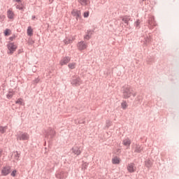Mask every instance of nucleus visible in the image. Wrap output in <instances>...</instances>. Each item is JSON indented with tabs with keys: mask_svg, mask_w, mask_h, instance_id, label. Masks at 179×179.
I'll return each instance as SVG.
<instances>
[{
	"mask_svg": "<svg viewBox=\"0 0 179 179\" xmlns=\"http://www.w3.org/2000/svg\"><path fill=\"white\" fill-rule=\"evenodd\" d=\"M123 99H129L132 96L134 87L129 85H124L121 90Z\"/></svg>",
	"mask_w": 179,
	"mask_h": 179,
	"instance_id": "f257e3e1",
	"label": "nucleus"
},
{
	"mask_svg": "<svg viewBox=\"0 0 179 179\" xmlns=\"http://www.w3.org/2000/svg\"><path fill=\"white\" fill-rule=\"evenodd\" d=\"M57 135V132L54 129L49 127L47 130L45 131V137L49 141H52L55 136Z\"/></svg>",
	"mask_w": 179,
	"mask_h": 179,
	"instance_id": "f03ea898",
	"label": "nucleus"
},
{
	"mask_svg": "<svg viewBox=\"0 0 179 179\" xmlns=\"http://www.w3.org/2000/svg\"><path fill=\"white\" fill-rule=\"evenodd\" d=\"M7 54H8V55H13L15 52L17 50V44L14 42H8L7 44Z\"/></svg>",
	"mask_w": 179,
	"mask_h": 179,
	"instance_id": "7ed1b4c3",
	"label": "nucleus"
},
{
	"mask_svg": "<svg viewBox=\"0 0 179 179\" xmlns=\"http://www.w3.org/2000/svg\"><path fill=\"white\" fill-rule=\"evenodd\" d=\"M17 141H29L30 138V136L27 133H23L22 131H19V133L16 135Z\"/></svg>",
	"mask_w": 179,
	"mask_h": 179,
	"instance_id": "20e7f679",
	"label": "nucleus"
},
{
	"mask_svg": "<svg viewBox=\"0 0 179 179\" xmlns=\"http://www.w3.org/2000/svg\"><path fill=\"white\" fill-rule=\"evenodd\" d=\"M83 150H82L81 147L75 145L73 146L71 149V153L73 154V155L76 157H78V156H80V155H82V152Z\"/></svg>",
	"mask_w": 179,
	"mask_h": 179,
	"instance_id": "39448f33",
	"label": "nucleus"
},
{
	"mask_svg": "<svg viewBox=\"0 0 179 179\" xmlns=\"http://www.w3.org/2000/svg\"><path fill=\"white\" fill-rule=\"evenodd\" d=\"M71 84L72 85V86H80V85L82 84V80H80V78L73 76L71 78Z\"/></svg>",
	"mask_w": 179,
	"mask_h": 179,
	"instance_id": "423d86ee",
	"label": "nucleus"
},
{
	"mask_svg": "<svg viewBox=\"0 0 179 179\" xmlns=\"http://www.w3.org/2000/svg\"><path fill=\"white\" fill-rule=\"evenodd\" d=\"M12 173V167L10 166H5L1 169V176L6 177V176H9Z\"/></svg>",
	"mask_w": 179,
	"mask_h": 179,
	"instance_id": "0eeeda50",
	"label": "nucleus"
},
{
	"mask_svg": "<svg viewBox=\"0 0 179 179\" xmlns=\"http://www.w3.org/2000/svg\"><path fill=\"white\" fill-rule=\"evenodd\" d=\"M77 48L79 51H84L87 48V42L81 41L78 43Z\"/></svg>",
	"mask_w": 179,
	"mask_h": 179,
	"instance_id": "6e6552de",
	"label": "nucleus"
},
{
	"mask_svg": "<svg viewBox=\"0 0 179 179\" xmlns=\"http://www.w3.org/2000/svg\"><path fill=\"white\" fill-rule=\"evenodd\" d=\"M71 59L72 58L69 56L62 57L59 62V65H61V66H64V65H68V64L71 62Z\"/></svg>",
	"mask_w": 179,
	"mask_h": 179,
	"instance_id": "1a4fd4ad",
	"label": "nucleus"
},
{
	"mask_svg": "<svg viewBox=\"0 0 179 179\" xmlns=\"http://www.w3.org/2000/svg\"><path fill=\"white\" fill-rule=\"evenodd\" d=\"M93 33H94V30L88 29L86 32V34L84 36V41H89V40L92 38Z\"/></svg>",
	"mask_w": 179,
	"mask_h": 179,
	"instance_id": "9d476101",
	"label": "nucleus"
},
{
	"mask_svg": "<svg viewBox=\"0 0 179 179\" xmlns=\"http://www.w3.org/2000/svg\"><path fill=\"white\" fill-rule=\"evenodd\" d=\"M127 171H129V173H135V171H136V166L135 165V163L131 162L130 164H128L127 165Z\"/></svg>",
	"mask_w": 179,
	"mask_h": 179,
	"instance_id": "9b49d317",
	"label": "nucleus"
},
{
	"mask_svg": "<svg viewBox=\"0 0 179 179\" xmlns=\"http://www.w3.org/2000/svg\"><path fill=\"white\" fill-rule=\"evenodd\" d=\"M56 178L65 179L66 178V173L62 171H59L55 173Z\"/></svg>",
	"mask_w": 179,
	"mask_h": 179,
	"instance_id": "f8f14e48",
	"label": "nucleus"
},
{
	"mask_svg": "<svg viewBox=\"0 0 179 179\" xmlns=\"http://www.w3.org/2000/svg\"><path fill=\"white\" fill-rule=\"evenodd\" d=\"M131 139H129V138H126L122 141V145H124V146H126L127 149H129V147L131 146Z\"/></svg>",
	"mask_w": 179,
	"mask_h": 179,
	"instance_id": "ddd939ff",
	"label": "nucleus"
},
{
	"mask_svg": "<svg viewBox=\"0 0 179 179\" xmlns=\"http://www.w3.org/2000/svg\"><path fill=\"white\" fill-rule=\"evenodd\" d=\"M144 164L149 170V169L153 166V161L152 159H147L145 161Z\"/></svg>",
	"mask_w": 179,
	"mask_h": 179,
	"instance_id": "4468645a",
	"label": "nucleus"
},
{
	"mask_svg": "<svg viewBox=\"0 0 179 179\" xmlns=\"http://www.w3.org/2000/svg\"><path fill=\"white\" fill-rule=\"evenodd\" d=\"M71 15H73V16H76V19H78V17H80L82 13L79 10H73Z\"/></svg>",
	"mask_w": 179,
	"mask_h": 179,
	"instance_id": "2eb2a0df",
	"label": "nucleus"
},
{
	"mask_svg": "<svg viewBox=\"0 0 179 179\" xmlns=\"http://www.w3.org/2000/svg\"><path fill=\"white\" fill-rule=\"evenodd\" d=\"M7 16L8 19H13V17H15V13H13V11H12V8H10L7 11Z\"/></svg>",
	"mask_w": 179,
	"mask_h": 179,
	"instance_id": "dca6fc26",
	"label": "nucleus"
},
{
	"mask_svg": "<svg viewBox=\"0 0 179 179\" xmlns=\"http://www.w3.org/2000/svg\"><path fill=\"white\" fill-rule=\"evenodd\" d=\"M122 22H124V23H129V22H132V20H131V17L128 15L123 16L122 17Z\"/></svg>",
	"mask_w": 179,
	"mask_h": 179,
	"instance_id": "f3484780",
	"label": "nucleus"
},
{
	"mask_svg": "<svg viewBox=\"0 0 179 179\" xmlns=\"http://www.w3.org/2000/svg\"><path fill=\"white\" fill-rule=\"evenodd\" d=\"M78 2H79L83 6H86L90 3V0H78Z\"/></svg>",
	"mask_w": 179,
	"mask_h": 179,
	"instance_id": "a211bd4d",
	"label": "nucleus"
},
{
	"mask_svg": "<svg viewBox=\"0 0 179 179\" xmlns=\"http://www.w3.org/2000/svg\"><path fill=\"white\" fill-rule=\"evenodd\" d=\"M142 150H143V147H142L139 145H136L135 150H134V152L135 153H142Z\"/></svg>",
	"mask_w": 179,
	"mask_h": 179,
	"instance_id": "6ab92c4d",
	"label": "nucleus"
},
{
	"mask_svg": "<svg viewBox=\"0 0 179 179\" xmlns=\"http://www.w3.org/2000/svg\"><path fill=\"white\" fill-rule=\"evenodd\" d=\"M120 162H121V160L117 157H115L114 158L112 159L113 164H120Z\"/></svg>",
	"mask_w": 179,
	"mask_h": 179,
	"instance_id": "aec40b11",
	"label": "nucleus"
},
{
	"mask_svg": "<svg viewBox=\"0 0 179 179\" xmlns=\"http://www.w3.org/2000/svg\"><path fill=\"white\" fill-rule=\"evenodd\" d=\"M27 33V36H29V37H31V36H33V28H31V26L28 27Z\"/></svg>",
	"mask_w": 179,
	"mask_h": 179,
	"instance_id": "412c9836",
	"label": "nucleus"
},
{
	"mask_svg": "<svg viewBox=\"0 0 179 179\" xmlns=\"http://www.w3.org/2000/svg\"><path fill=\"white\" fill-rule=\"evenodd\" d=\"M121 107L122 110H127V108H128V103H127V101H122L121 103Z\"/></svg>",
	"mask_w": 179,
	"mask_h": 179,
	"instance_id": "4be33fe9",
	"label": "nucleus"
},
{
	"mask_svg": "<svg viewBox=\"0 0 179 179\" xmlns=\"http://www.w3.org/2000/svg\"><path fill=\"white\" fill-rule=\"evenodd\" d=\"M69 69H75L76 68V62H71L69 63L68 64Z\"/></svg>",
	"mask_w": 179,
	"mask_h": 179,
	"instance_id": "5701e85b",
	"label": "nucleus"
},
{
	"mask_svg": "<svg viewBox=\"0 0 179 179\" xmlns=\"http://www.w3.org/2000/svg\"><path fill=\"white\" fill-rule=\"evenodd\" d=\"M8 129V126H0V134H5Z\"/></svg>",
	"mask_w": 179,
	"mask_h": 179,
	"instance_id": "b1692460",
	"label": "nucleus"
},
{
	"mask_svg": "<svg viewBox=\"0 0 179 179\" xmlns=\"http://www.w3.org/2000/svg\"><path fill=\"white\" fill-rule=\"evenodd\" d=\"M16 8L20 10H23L24 9V5L22 3H18V4L16 5Z\"/></svg>",
	"mask_w": 179,
	"mask_h": 179,
	"instance_id": "393cba45",
	"label": "nucleus"
},
{
	"mask_svg": "<svg viewBox=\"0 0 179 179\" xmlns=\"http://www.w3.org/2000/svg\"><path fill=\"white\" fill-rule=\"evenodd\" d=\"M13 94H15V92L9 91L8 94H7V95H6L7 99L10 100V99H12L13 97Z\"/></svg>",
	"mask_w": 179,
	"mask_h": 179,
	"instance_id": "a878e982",
	"label": "nucleus"
},
{
	"mask_svg": "<svg viewBox=\"0 0 179 179\" xmlns=\"http://www.w3.org/2000/svg\"><path fill=\"white\" fill-rule=\"evenodd\" d=\"M15 104H19L20 106H24L23 99L19 98L17 101H15Z\"/></svg>",
	"mask_w": 179,
	"mask_h": 179,
	"instance_id": "bb28decb",
	"label": "nucleus"
},
{
	"mask_svg": "<svg viewBox=\"0 0 179 179\" xmlns=\"http://www.w3.org/2000/svg\"><path fill=\"white\" fill-rule=\"evenodd\" d=\"M147 62L148 64H153L155 62V57L152 56H149L147 59Z\"/></svg>",
	"mask_w": 179,
	"mask_h": 179,
	"instance_id": "cd10ccee",
	"label": "nucleus"
},
{
	"mask_svg": "<svg viewBox=\"0 0 179 179\" xmlns=\"http://www.w3.org/2000/svg\"><path fill=\"white\" fill-rule=\"evenodd\" d=\"M73 40L69 38H66V39L64 40V44H66V45H68V44H71V43H73Z\"/></svg>",
	"mask_w": 179,
	"mask_h": 179,
	"instance_id": "c85d7f7f",
	"label": "nucleus"
},
{
	"mask_svg": "<svg viewBox=\"0 0 179 179\" xmlns=\"http://www.w3.org/2000/svg\"><path fill=\"white\" fill-rule=\"evenodd\" d=\"M11 33H12V31H10V29H6V30L4 31V36H5V37H8V36H10Z\"/></svg>",
	"mask_w": 179,
	"mask_h": 179,
	"instance_id": "c756f323",
	"label": "nucleus"
},
{
	"mask_svg": "<svg viewBox=\"0 0 179 179\" xmlns=\"http://www.w3.org/2000/svg\"><path fill=\"white\" fill-rule=\"evenodd\" d=\"M14 157L15 160H19V157H20V154L17 151H16Z\"/></svg>",
	"mask_w": 179,
	"mask_h": 179,
	"instance_id": "7c9ffc66",
	"label": "nucleus"
},
{
	"mask_svg": "<svg viewBox=\"0 0 179 179\" xmlns=\"http://www.w3.org/2000/svg\"><path fill=\"white\" fill-rule=\"evenodd\" d=\"M17 173V170L16 169L13 170L10 173L11 177H16Z\"/></svg>",
	"mask_w": 179,
	"mask_h": 179,
	"instance_id": "2f4dec72",
	"label": "nucleus"
},
{
	"mask_svg": "<svg viewBox=\"0 0 179 179\" xmlns=\"http://www.w3.org/2000/svg\"><path fill=\"white\" fill-rule=\"evenodd\" d=\"M88 166H89V164H87V163H86V162L83 163V166H82L83 169H84V170H87V169Z\"/></svg>",
	"mask_w": 179,
	"mask_h": 179,
	"instance_id": "473e14b6",
	"label": "nucleus"
},
{
	"mask_svg": "<svg viewBox=\"0 0 179 179\" xmlns=\"http://www.w3.org/2000/svg\"><path fill=\"white\" fill-rule=\"evenodd\" d=\"M41 79L39 78H35V80H34V85H37V83H40Z\"/></svg>",
	"mask_w": 179,
	"mask_h": 179,
	"instance_id": "72a5a7b5",
	"label": "nucleus"
},
{
	"mask_svg": "<svg viewBox=\"0 0 179 179\" xmlns=\"http://www.w3.org/2000/svg\"><path fill=\"white\" fill-rule=\"evenodd\" d=\"M106 127L107 128H110V125H111V121H110V120H106Z\"/></svg>",
	"mask_w": 179,
	"mask_h": 179,
	"instance_id": "f704fd0d",
	"label": "nucleus"
},
{
	"mask_svg": "<svg viewBox=\"0 0 179 179\" xmlns=\"http://www.w3.org/2000/svg\"><path fill=\"white\" fill-rule=\"evenodd\" d=\"M16 38V35H13V36L9 37L10 41H13Z\"/></svg>",
	"mask_w": 179,
	"mask_h": 179,
	"instance_id": "c9c22d12",
	"label": "nucleus"
},
{
	"mask_svg": "<svg viewBox=\"0 0 179 179\" xmlns=\"http://www.w3.org/2000/svg\"><path fill=\"white\" fill-rule=\"evenodd\" d=\"M143 99V98L141 95L137 96V101H139V103H141V101H142Z\"/></svg>",
	"mask_w": 179,
	"mask_h": 179,
	"instance_id": "e433bc0d",
	"label": "nucleus"
},
{
	"mask_svg": "<svg viewBox=\"0 0 179 179\" xmlns=\"http://www.w3.org/2000/svg\"><path fill=\"white\" fill-rule=\"evenodd\" d=\"M135 27H136V29H141V24L140 23H136L134 24Z\"/></svg>",
	"mask_w": 179,
	"mask_h": 179,
	"instance_id": "4c0bfd02",
	"label": "nucleus"
},
{
	"mask_svg": "<svg viewBox=\"0 0 179 179\" xmlns=\"http://www.w3.org/2000/svg\"><path fill=\"white\" fill-rule=\"evenodd\" d=\"M84 17H89V11H86L84 13Z\"/></svg>",
	"mask_w": 179,
	"mask_h": 179,
	"instance_id": "58836bf2",
	"label": "nucleus"
},
{
	"mask_svg": "<svg viewBox=\"0 0 179 179\" xmlns=\"http://www.w3.org/2000/svg\"><path fill=\"white\" fill-rule=\"evenodd\" d=\"M22 52H23V49H20L17 51V55H19L20 54H22Z\"/></svg>",
	"mask_w": 179,
	"mask_h": 179,
	"instance_id": "ea45409f",
	"label": "nucleus"
},
{
	"mask_svg": "<svg viewBox=\"0 0 179 179\" xmlns=\"http://www.w3.org/2000/svg\"><path fill=\"white\" fill-rule=\"evenodd\" d=\"M131 96H133V97H136V92H134V90H133V92L131 93Z\"/></svg>",
	"mask_w": 179,
	"mask_h": 179,
	"instance_id": "a19ab883",
	"label": "nucleus"
},
{
	"mask_svg": "<svg viewBox=\"0 0 179 179\" xmlns=\"http://www.w3.org/2000/svg\"><path fill=\"white\" fill-rule=\"evenodd\" d=\"M150 23H155V17H151Z\"/></svg>",
	"mask_w": 179,
	"mask_h": 179,
	"instance_id": "79ce46f5",
	"label": "nucleus"
},
{
	"mask_svg": "<svg viewBox=\"0 0 179 179\" xmlns=\"http://www.w3.org/2000/svg\"><path fill=\"white\" fill-rule=\"evenodd\" d=\"M0 19L1 20H3V19H5V15H0Z\"/></svg>",
	"mask_w": 179,
	"mask_h": 179,
	"instance_id": "37998d69",
	"label": "nucleus"
},
{
	"mask_svg": "<svg viewBox=\"0 0 179 179\" xmlns=\"http://www.w3.org/2000/svg\"><path fill=\"white\" fill-rule=\"evenodd\" d=\"M116 152H117V153H121V149L117 148V149L116 150Z\"/></svg>",
	"mask_w": 179,
	"mask_h": 179,
	"instance_id": "c03bdc74",
	"label": "nucleus"
},
{
	"mask_svg": "<svg viewBox=\"0 0 179 179\" xmlns=\"http://www.w3.org/2000/svg\"><path fill=\"white\" fill-rule=\"evenodd\" d=\"M15 2H17L18 3H20L22 2V0H14Z\"/></svg>",
	"mask_w": 179,
	"mask_h": 179,
	"instance_id": "a18cd8bd",
	"label": "nucleus"
},
{
	"mask_svg": "<svg viewBox=\"0 0 179 179\" xmlns=\"http://www.w3.org/2000/svg\"><path fill=\"white\" fill-rule=\"evenodd\" d=\"M3 150H0V157H2V153H3Z\"/></svg>",
	"mask_w": 179,
	"mask_h": 179,
	"instance_id": "49530a36",
	"label": "nucleus"
},
{
	"mask_svg": "<svg viewBox=\"0 0 179 179\" xmlns=\"http://www.w3.org/2000/svg\"><path fill=\"white\" fill-rule=\"evenodd\" d=\"M50 3H52L54 2V0H49Z\"/></svg>",
	"mask_w": 179,
	"mask_h": 179,
	"instance_id": "de8ad7c7",
	"label": "nucleus"
},
{
	"mask_svg": "<svg viewBox=\"0 0 179 179\" xmlns=\"http://www.w3.org/2000/svg\"><path fill=\"white\" fill-rule=\"evenodd\" d=\"M34 19H36V16L33 15L32 16V20H34Z\"/></svg>",
	"mask_w": 179,
	"mask_h": 179,
	"instance_id": "09e8293b",
	"label": "nucleus"
},
{
	"mask_svg": "<svg viewBox=\"0 0 179 179\" xmlns=\"http://www.w3.org/2000/svg\"><path fill=\"white\" fill-rule=\"evenodd\" d=\"M48 24V27H50V24Z\"/></svg>",
	"mask_w": 179,
	"mask_h": 179,
	"instance_id": "8fccbe9b",
	"label": "nucleus"
},
{
	"mask_svg": "<svg viewBox=\"0 0 179 179\" xmlns=\"http://www.w3.org/2000/svg\"><path fill=\"white\" fill-rule=\"evenodd\" d=\"M146 41H148L149 43V39L146 40Z\"/></svg>",
	"mask_w": 179,
	"mask_h": 179,
	"instance_id": "3c124183",
	"label": "nucleus"
},
{
	"mask_svg": "<svg viewBox=\"0 0 179 179\" xmlns=\"http://www.w3.org/2000/svg\"><path fill=\"white\" fill-rule=\"evenodd\" d=\"M142 1H145V0H142Z\"/></svg>",
	"mask_w": 179,
	"mask_h": 179,
	"instance_id": "603ef678",
	"label": "nucleus"
}]
</instances>
